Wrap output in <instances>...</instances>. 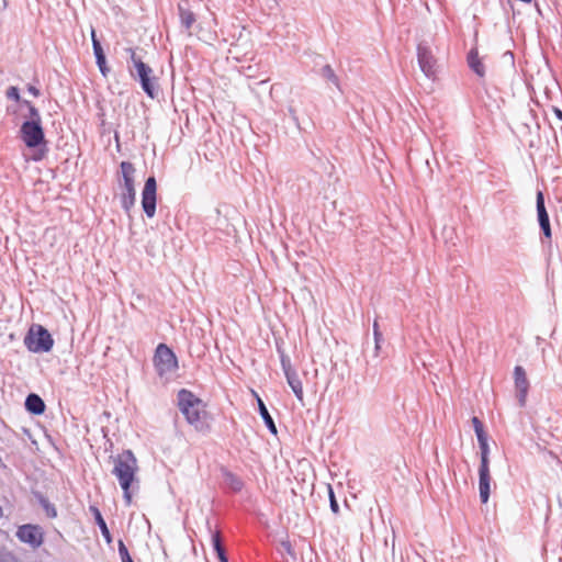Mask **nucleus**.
<instances>
[{
  "mask_svg": "<svg viewBox=\"0 0 562 562\" xmlns=\"http://www.w3.org/2000/svg\"><path fill=\"white\" fill-rule=\"evenodd\" d=\"M114 468L112 474L116 476L121 488L123 490V498L125 504H132L131 487L136 480V472L138 471L137 460L132 450H124L113 458Z\"/></svg>",
  "mask_w": 562,
  "mask_h": 562,
  "instance_id": "f257e3e1",
  "label": "nucleus"
},
{
  "mask_svg": "<svg viewBox=\"0 0 562 562\" xmlns=\"http://www.w3.org/2000/svg\"><path fill=\"white\" fill-rule=\"evenodd\" d=\"M179 411L184 415L188 424L198 431H205L209 428L205 422L206 412L201 398L187 389H181L177 394Z\"/></svg>",
  "mask_w": 562,
  "mask_h": 562,
  "instance_id": "f03ea898",
  "label": "nucleus"
},
{
  "mask_svg": "<svg viewBox=\"0 0 562 562\" xmlns=\"http://www.w3.org/2000/svg\"><path fill=\"white\" fill-rule=\"evenodd\" d=\"M126 53H128L134 68H130L131 76L139 82L143 91L149 98H156L158 94V78L154 75V70L137 56L135 48L128 47Z\"/></svg>",
  "mask_w": 562,
  "mask_h": 562,
  "instance_id": "7ed1b4c3",
  "label": "nucleus"
},
{
  "mask_svg": "<svg viewBox=\"0 0 562 562\" xmlns=\"http://www.w3.org/2000/svg\"><path fill=\"white\" fill-rule=\"evenodd\" d=\"M120 168L122 175V182H120L121 206L127 214H130L136 202L135 167L130 161H122Z\"/></svg>",
  "mask_w": 562,
  "mask_h": 562,
  "instance_id": "20e7f679",
  "label": "nucleus"
},
{
  "mask_svg": "<svg viewBox=\"0 0 562 562\" xmlns=\"http://www.w3.org/2000/svg\"><path fill=\"white\" fill-rule=\"evenodd\" d=\"M26 348L35 353L48 352L54 346V339L49 331L41 325L36 326V330L32 327L24 338Z\"/></svg>",
  "mask_w": 562,
  "mask_h": 562,
  "instance_id": "39448f33",
  "label": "nucleus"
},
{
  "mask_svg": "<svg viewBox=\"0 0 562 562\" xmlns=\"http://www.w3.org/2000/svg\"><path fill=\"white\" fill-rule=\"evenodd\" d=\"M153 362L159 376L172 373L178 369V359L166 344H159L157 346Z\"/></svg>",
  "mask_w": 562,
  "mask_h": 562,
  "instance_id": "423d86ee",
  "label": "nucleus"
},
{
  "mask_svg": "<svg viewBox=\"0 0 562 562\" xmlns=\"http://www.w3.org/2000/svg\"><path fill=\"white\" fill-rule=\"evenodd\" d=\"M21 139L29 148H37L46 145L42 121H24L20 128Z\"/></svg>",
  "mask_w": 562,
  "mask_h": 562,
  "instance_id": "0eeeda50",
  "label": "nucleus"
},
{
  "mask_svg": "<svg viewBox=\"0 0 562 562\" xmlns=\"http://www.w3.org/2000/svg\"><path fill=\"white\" fill-rule=\"evenodd\" d=\"M417 59L423 74L434 80L437 76L438 64L427 42H420L417 45Z\"/></svg>",
  "mask_w": 562,
  "mask_h": 562,
  "instance_id": "6e6552de",
  "label": "nucleus"
},
{
  "mask_svg": "<svg viewBox=\"0 0 562 562\" xmlns=\"http://www.w3.org/2000/svg\"><path fill=\"white\" fill-rule=\"evenodd\" d=\"M157 205V181L154 176L146 179L142 191V207L148 218L156 214Z\"/></svg>",
  "mask_w": 562,
  "mask_h": 562,
  "instance_id": "1a4fd4ad",
  "label": "nucleus"
},
{
  "mask_svg": "<svg viewBox=\"0 0 562 562\" xmlns=\"http://www.w3.org/2000/svg\"><path fill=\"white\" fill-rule=\"evenodd\" d=\"M15 536L21 542L29 544L32 549L40 548L44 542V531L38 525H22L18 528Z\"/></svg>",
  "mask_w": 562,
  "mask_h": 562,
  "instance_id": "9d476101",
  "label": "nucleus"
},
{
  "mask_svg": "<svg viewBox=\"0 0 562 562\" xmlns=\"http://www.w3.org/2000/svg\"><path fill=\"white\" fill-rule=\"evenodd\" d=\"M536 209H537V220H538L540 229L543 234L542 241L548 240L550 243L551 238H552V231H551L549 214L546 209L544 195L541 191L537 192Z\"/></svg>",
  "mask_w": 562,
  "mask_h": 562,
  "instance_id": "9b49d317",
  "label": "nucleus"
},
{
  "mask_svg": "<svg viewBox=\"0 0 562 562\" xmlns=\"http://www.w3.org/2000/svg\"><path fill=\"white\" fill-rule=\"evenodd\" d=\"M514 382L518 404L520 407H524L526 405L529 391V381L527 379V373L521 366H516L514 368Z\"/></svg>",
  "mask_w": 562,
  "mask_h": 562,
  "instance_id": "f8f14e48",
  "label": "nucleus"
},
{
  "mask_svg": "<svg viewBox=\"0 0 562 562\" xmlns=\"http://www.w3.org/2000/svg\"><path fill=\"white\" fill-rule=\"evenodd\" d=\"M491 482L492 476L490 473V465L479 467V492L480 499L483 504H486L491 494Z\"/></svg>",
  "mask_w": 562,
  "mask_h": 562,
  "instance_id": "ddd939ff",
  "label": "nucleus"
},
{
  "mask_svg": "<svg viewBox=\"0 0 562 562\" xmlns=\"http://www.w3.org/2000/svg\"><path fill=\"white\" fill-rule=\"evenodd\" d=\"M91 41H92V48L93 54L95 57V63L99 67L100 72L105 77L108 72L110 71L109 67L106 66V58L104 50L102 48V45L100 41L97 38L95 30L91 27Z\"/></svg>",
  "mask_w": 562,
  "mask_h": 562,
  "instance_id": "4468645a",
  "label": "nucleus"
},
{
  "mask_svg": "<svg viewBox=\"0 0 562 562\" xmlns=\"http://www.w3.org/2000/svg\"><path fill=\"white\" fill-rule=\"evenodd\" d=\"M25 408L33 415H41L45 412V403L42 397L35 393H30L25 398Z\"/></svg>",
  "mask_w": 562,
  "mask_h": 562,
  "instance_id": "2eb2a0df",
  "label": "nucleus"
},
{
  "mask_svg": "<svg viewBox=\"0 0 562 562\" xmlns=\"http://www.w3.org/2000/svg\"><path fill=\"white\" fill-rule=\"evenodd\" d=\"M256 400H257V404H258V412H259V415L261 416L266 427L268 428V430L272 434V435H277L278 430H277V426L273 422V418L271 417L266 404L263 403V401L259 397L258 394H256Z\"/></svg>",
  "mask_w": 562,
  "mask_h": 562,
  "instance_id": "dca6fc26",
  "label": "nucleus"
},
{
  "mask_svg": "<svg viewBox=\"0 0 562 562\" xmlns=\"http://www.w3.org/2000/svg\"><path fill=\"white\" fill-rule=\"evenodd\" d=\"M467 60H468V65H469L470 69L473 72H475L479 77H484L485 67H484L481 58L479 57V52L476 48L470 49V52L468 53Z\"/></svg>",
  "mask_w": 562,
  "mask_h": 562,
  "instance_id": "f3484780",
  "label": "nucleus"
},
{
  "mask_svg": "<svg viewBox=\"0 0 562 562\" xmlns=\"http://www.w3.org/2000/svg\"><path fill=\"white\" fill-rule=\"evenodd\" d=\"M89 509L92 513L95 524L100 528V531H101L105 542L108 544H110L112 542V535L106 526V522H105L101 512L99 510V508L97 506H93V505L90 506Z\"/></svg>",
  "mask_w": 562,
  "mask_h": 562,
  "instance_id": "a211bd4d",
  "label": "nucleus"
},
{
  "mask_svg": "<svg viewBox=\"0 0 562 562\" xmlns=\"http://www.w3.org/2000/svg\"><path fill=\"white\" fill-rule=\"evenodd\" d=\"M285 378H286V382H288L289 386L292 389L295 397L300 402H303V396H304L303 386H302V382H301L296 371L285 374Z\"/></svg>",
  "mask_w": 562,
  "mask_h": 562,
  "instance_id": "6ab92c4d",
  "label": "nucleus"
},
{
  "mask_svg": "<svg viewBox=\"0 0 562 562\" xmlns=\"http://www.w3.org/2000/svg\"><path fill=\"white\" fill-rule=\"evenodd\" d=\"M319 75L323 79L337 88L338 91H342L340 80L330 65H324L319 70Z\"/></svg>",
  "mask_w": 562,
  "mask_h": 562,
  "instance_id": "aec40b11",
  "label": "nucleus"
},
{
  "mask_svg": "<svg viewBox=\"0 0 562 562\" xmlns=\"http://www.w3.org/2000/svg\"><path fill=\"white\" fill-rule=\"evenodd\" d=\"M212 546L220 562H229L225 548L222 543V537L220 531H215L212 533Z\"/></svg>",
  "mask_w": 562,
  "mask_h": 562,
  "instance_id": "412c9836",
  "label": "nucleus"
},
{
  "mask_svg": "<svg viewBox=\"0 0 562 562\" xmlns=\"http://www.w3.org/2000/svg\"><path fill=\"white\" fill-rule=\"evenodd\" d=\"M179 16L181 25L189 31L195 22V14L191 10L179 5Z\"/></svg>",
  "mask_w": 562,
  "mask_h": 562,
  "instance_id": "4be33fe9",
  "label": "nucleus"
},
{
  "mask_svg": "<svg viewBox=\"0 0 562 562\" xmlns=\"http://www.w3.org/2000/svg\"><path fill=\"white\" fill-rule=\"evenodd\" d=\"M35 497L37 499V502L40 503V505L43 507V509L45 510L47 517L49 518H55L57 516V510H56V507L54 504H52L47 497H45L43 494L41 493H36L35 494Z\"/></svg>",
  "mask_w": 562,
  "mask_h": 562,
  "instance_id": "5701e85b",
  "label": "nucleus"
},
{
  "mask_svg": "<svg viewBox=\"0 0 562 562\" xmlns=\"http://www.w3.org/2000/svg\"><path fill=\"white\" fill-rule=\"evenodd\" d=\"M479 447L481 450V462L480 465H490V448L487 442V435L477 438Z\"/></svg>",
  "mask_w": 562,
  "mask_h": 562,
  "instance_id": "b1692460",
  "label": "nucleus"
},
{
  "mask_svg": "<svg viewBox=\"0 0 562 562\" xmlns=\"http://www.w3.org/2000/svg\"><path fill=\"white\" fill-rule=\"evenodd\" d=\"M225 482L226 484L232 488L234 492H240L244 483L236 474L232 472H225L224 473Z\"/></svg>",
  "mask_w": 562,
  "mask_h": 562,
  "instance_id": "393cba45",
  "label": "nucleus"
},
{
  "mask_svg": "<svg viewBox=\"0 0 562 562\" xmlns=\"http://www.w3.org/2000/svg\"><path fill=\"white\" fill-rule=\"evenodd\" d=\"M21 105L27 109L29 114L25 116V121H42L38 109L32 104L29 100L21 101Z\"/></svg>",
  "mask_w": 562,
  "mask_h": 562,
  "instance_id": "a878e982",
  "label": "nucleus"
},
{
  "mask_svg": "<svg viewBox=\"0 0 562 562\" xmlns=\"http://www.w3.org/2000/svg\"><path fill=\"white\" fill-rule=\"evenodd\" d=\"M373 337H374V356H379V351L381 348V342L383 341L382 333L379 329V324L376 321L373 323Z\"/></svg>",
  "mask_w": 562,
  "mask_h": 562,
  "instance_id": "bb28decb",
  "label": "nucleus"
},
{
  "mask_svg": "<svg viewBox=\"0 0 562 562\" xmlns=\"http://www.w3.org/2000/svg\"><path fill=\"white\" fill-rule=\"evenodd\" d=\"M278 351L280 353V361H281V367L284 372V375L290 372H294L295 370L293 369V367L291 364V360H290L289 356H286L283 351H281L280 348H278Z\"/></svg>",
  "mask_w": 562,
  "mask_h": 562,
  "instance_id": "cd10ccee",
  "label": "nucleus"
},
{
  "mask_svg": "<svg viewBox=\"0 0 562 562\" xmlns=\"http://www.w3.org/2000/svg\"><path fill=\"white\" fill-rule=\"evenodd\" d=\"M327 487H328L329 507H330V509H331V512L334 514H338L339 513V505H338V502L336 499L334 490H333L331 485H328Z\"/></svg>",
  "mask_w": 562,
  "mask_h": 562,
  "instance_id": "c85d7f7f",
  "label": "nucleus"
},
{
  "mask_svg": "<svg viewBox=\"0 0 562 562\" xmlns=\"http://www.w3.org/2000/svg\"><path fill=\"white\" fill-rule=\"evenodd\" d=\"M472 425H473V428H474V431H475V435H476V438L479 437H482V436H485L486 432L484 430V426L482 424V422L476 417L474 416L472 418Z\"/></svg>",
  "mask_w": 562,
  "mask_h": 562,
  "instance_id": "c756f323",
  "label": "nucleus"
},
{
  "mask_svg": "<svg viewBox=\"0 0 562 562\" xmlns=\"http://www.w3.org/2000/svg\"><path fill=\"white\" fill-rule=\"evenodd\" d=\"M5 95L8 99L10 100H13V101H16L21 104V101H23L24 99H21L20 97V91L16 87H9L7 92H5Z\"/></svg>",
  "mask_w": 562,
  "mask_h": 562,
  "instance_id": "7c9ffc66",
  "label": "nucleus"
},
{
  "mask_svg": "<svg viewBox=\"0 0 562 562\" xmlns=\"http://www.w3.org/2000/svg\"><path fill=\"white\" fill-rule=\"evenodd\" d=\"M0 562H18V558L11 551L0 550Z\"/></svg>",
  "mask_w": 562,
  "mask_h": 562,
  "instance_id": "2f4dec72",
  "label": "nucleus"
},
{
  "mask_svg": "<svg viewBox=\"0 0 562 562\" xmlns=\"http://www.w3.org/2000/svg\"><path fill=\"white\" fill-rule=\"evenodd\" d=\"M117 549H119V554L121 557V560H125V559H130L132 558L128 550H127V547L125 546V543L123 542V540H119V543H117Z\"/></svg>",
  "mask_w": 562,
  "mask_h": 562,
  "instance_id": "473e14b6",
  "label": "nucleus"
},
{
  "mask_svg": "<svg viewBox=\"0 0 562 562\" xmlns=\"http://www.w3.org/2000/svg\"><path fill=\"white\" fill-rule=\"evenodd\" d=\"M288 111H289V114H290L291 119H292V120L297 124V123H299V117H297V115H296V111H295V109H294L293 106H291V105H290V106L288 108Z\"/></svg>",
  "mask_w": 562,
  "mask_h": 562,
  "instance_id": "72a5a7b5",
  "label": "nucleus"
},
{
  "mask_svg": "<svg viewBox=\"0 0 562 562\" xmlns=\"http://www.w3.org/2000/svg\"><path fill=\"white\" fill-rule=\"evenodd\" d=\"M27 91L33 94L34 97H38L41 94L40 90L34 86H29Z\"/></svg>",
  "mask_w": 562,
  "mask_h": 562,
  "instance_id": "f704fd0d",
  "label": "nucleus"
},
{
  "mask_svg": "<svg viewBox=\"0 0 562 562\" xmlns=\"http://www.w3.org/2000/svg\"><path fill=\"white\" fill-rule=\"evenodd\" d=\"M553 112H554L555 116H557L560 121H562V110H561V109H559V108H557V106H554V108H553Z\"/></svg>",
  "mask_w": 562,
  "mask_h": 562,
  "instance_id": "c9c22d12",
  "label": "nucleus"
},
{
  "mask_svg": "<svg viewBox=\"0 0 562 562\" xmlns=\"http://www.w3.org/2000/svg\"><path fill=\"white\" fill-rule=\"evenodd\" d=\"M122 562H134V561H133V559H132V558H130V559H125V560H123Z\"/></svg>",
  "mask_w": 562,
  "mask_h": 562,
  "instance_id": "e433bc0d",
  "label": "nucleus"
}]
</instances>
